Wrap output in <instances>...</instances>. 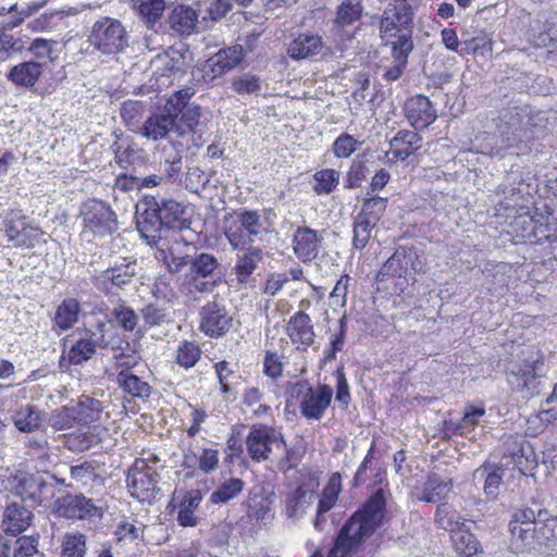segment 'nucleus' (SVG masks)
<instances>
[{
    "mask_svg": "<svg viewBox=\"0 0 557 557\" xmlns=\"http://www.w3.org/2000/svg\"><path fill=\"white\" fill-rule=\"evenodd\" d=\"M158 209L163 227H180L185 221V207L175 200H162Z\"/></svg>",
    "mask_w": 557,
    "mask_h": 557,
    "instance_id": "44",
    "label": "nucleus"
},
{
    "mask_svg": "<svg viewBox=\"0 0 557 557\" xmlns=\"http://www.w3.org/2000/svg\"><path fill=\"white\" fill-rule=\"evenodd\" d=\"M376 224L377 223L364 219L359 214L356 215L352 230V246L355 249L361 250L368 245L371 238V233L373 228L376 226Z\"/></svg>",
    "mask_w": 557,
    "mask_h": 557,
    "instance_id": "54",
    "label": "nucleus"
},
{
    "mask_svg": "<svg viewBox=\"0 0 557 557\" xmlns=\"http://www.w3.org/2000/svg\"><path fill=\"white\" fill-rule=\"evenodd\" d=\"M323 240L321 232L308 226H299L293 234V251L301 262H311L320 253Z\"/></svg>",
    "mask_w": 557,
    "mask_h": 557,
    "instance_id": "18",
    "label": "nucleus"
},
{
    "mask_svg": "<svg viewBox=\"0 0 557 557\" xmlns=\"http://www.w3.org/2000/svg\"><path fill=\"white\" fill-rule=\"evenodd\" d=\"M42 74V65L36 61H24L11 67L7 78L18 87L35 86Z\"/></svg>",
    "mask_w": 557,
    "mask_h": 557,
    "instance_id": "36",
    "label": "nucleus"
},
{
    "mask_svg": "<svg viewBox=\"0 0 557 557\" xmlns=\"http://www.w3.org/2000/svg\"><path fill=\"white\" fill-rule=\"evenodd\" d=\"M546 516H548L547 511L539 510L535 512V510L531 508L517 511L513 519L509 522V531L512 536L511 545L515 547V544L530 540L532 537L531 530L533 527Z\"/></svg>",
    "mask_w": 557,
    "mask_h": 557,
    "instance_id": "28",
    "label": "nucleus"
},
{
    "mask_svg": "<svg viewBox=\"0 0 557 557\" xmlns=\"http://www.w3.org/2000/svg\"><path fill=\"white\" fill-rule=\"evenodd\" d=\"M362 12L361 0H343L337 9L335 21L341 26H349L360 20Z\"/></svg>",
    "mask_w": 557,
    "mask_h": 557,
    "instance_id": "52",
    "label": "nucleus"
},
{
    "mask_svg": "<svg viewBox=\"0 0 557 557\" xmlns=\"http://www.w3.org/2000/svg\"><path fill=\"white\" fill-rule=\"evenodd\" d=\"M116 382L124 392L134 397H149L150 385L132 372H117Z\"/></svg>",
    "mask_w": 557,
    "mask_h": 557,
    "instance_id": "47",
    "label": "nucleus"
},
{
    "mask_svg": "<svg viewBox=\"0 0 557 557\" xmlns=\"http://www.w3.org/2000/svg\"><path fill=\"white\" fill-rule=\"evenodd\" d=\"M542 113H533L528 106H515L503 109L499 114L497 128L500 135L516 137L517 145L522 143L525 133L539 126Z\"/></svg>",
    "mask_w": 557,
    "mask_h": 557,
    "instance_id": "8",
    "label": "nucleus"
},
{
    "mask_svg": "<svg viewBox=\"0 0 557 557\" xmlns=\"http://www.w3.org/2000/svg\"><path fill=\"white\" fill-rule=\"evenodd\" d=\"M413 11L408 2L389 3L383 11L380 32L383 38H395L389 46H399L404 40L412 41Z\"/></svg>",
    "mask_w": 557,
    "mask_h": 557,
    "instance_id": "5",
    "label": "nucleus"
},
{
    "mask_svg": "<svg viewBox=\"0 0 557 557\" xmlns=\"http://www.w3.org/2000/svg\"><path fill=\"white\" fill-rule=\"evenodd\" d=\"M87 41L102 54H117L128 47V35L121 21L102 16L92 24Z\"/></svg>",
    "mask_w": 557,
    "mask_h": 557,
    "instance_id": "4",
    "label": "nucleus"
},
{
    "mask_svg": "<svg viewBox=\"0 0 557 557\" xmlns=\"http://www.w3.org/2000/svg\"><path fill=\"white\" fill-rule=\"evenodd\" d=\"M53 511L59 517L67 519H85L97 515L98 508L84 495L67 494L55 499Z\"/></svg>",
    "mask_w": 557,
    "mask_h": 557,
    "instance_id": "21",
    "label": "nucleus"
},
{
    "mask_svg": "<svg viewBox=\"0 0 557 557\" xmlns=\"http://www.w3.org/2000/svg\"><path fill=\"white\" fill-rule=\"evenodd\" d=\"M341 492V476L333 474L329 480L326 486L323 488L322 495L318 502L317 517L314 520V528L320 530V523L324 513L333 508L338 499Z\"/></svg>",
    "mask_w": 557,
    "mask_h": 557,
    "instance_id": "40",
    "label": "nucleus"
},
{
    "mask_svg": "<svg viewBox=\"0 0 557 557\" xmlns=\"http://www.w3.org/2000/svg\"><path fill=\"white\" fill-rule=\"evenodd\" d=\"M393 62L385 70L383 75L387 82H395L399 79L407 66L408 55L413 49V42L404 40L399 46H392Z\"/></svg>",
    "mask_w": 557,
    "mask_h": 557,
    "instance_id": "39",
    "label": "nucleus"
},
{
    "mask_svg": "<svg viewBox=\"0 0 557 557\" xmlns=\"http://www.w3.org/2000/svg\"><path fill=\"white\" fill-rule=\"evenodd\" d=\"M485 414L483 407L467 406L462 419L456 424L454 433L457 435H468Z\"/></svg>",
    "mask_w": 557,
    "mask_h": 557,
    "instance_id": "56",
    "label": "nucleus"
},
{
    "mask_svg": "<svg viewBox=\"0 0 557 557\" xmlns=\"http://www.w3.org/2000/svg\"><path fill=\"white\" fill-rule=\"evenodd\" d=\"M141 317L149 327L161 326L171 321L170 311L153 304H149L141 309Z\"/></svg>",
    "mask_w": 557,
    "mask_h": 557,
    "instance_id": "62",
    "label": "nucleus"
},
{
    "mask_svg": "<svg viewBox=\"0 0 557 557\" xmlns=\"http://www.w3.org/2000/svg\"><path fill=\"white\" fill-rule=\"evenodd\" d=\"M244 57L243 47L239 45L220 50L216 54L207 60L203 72L207 79H213L240 63Z\"/></svg>",
    "mask_w": 557,
    "mask_h": 557,
    "instance_id": "24",
    "label": "nucleus"
},
{
    "mask_svg": "<svg viewBox=\"0 0 557 557\" xmlns=\"http://www.w3.org/2000/svg\"><path fill=\"white\" fill-rule=\"evenodd\" d=\"M176 115V113H171L170 109L152 114L144 123L141 135L152 140L164 138L174 128Z\"/></svg>",
    "mask_w": 557,
    "mask_h": 557,
    "instance_id": "34",
    "label": "nucleus"
},
{
    "mask_svg": "<svg viewBox=\"0 0 557 557\" xmlns=\"http://www.w3.org/2000/svg\"><path fill=\"white\" fill-rule=\"evenodd\" d=\"M84 231L97 236L110 235L117 230V218L104 201L90 199L81 209Z\"/></svg>",
    "mask_w": 557,
    "mask_h": 557,
    "instance_id": "10",
    "label": "nucleus"
},
{
    "mask_svg": "<svg viewBox=\"0 0 557 557\" xmlns=\"http://www.w3.org/2000/svg\"><path fill=\"white\" fill-rule=\"evenodd\" d=\"M12 492L22 498L23 502H30L32 505L41 503V495L48 487L42 479L29 473H20L10 481Z\"/></svg>",
    "mask_w": 557,
    "mask_h": 557,
    "instance_id": "27",
    "label": "nucleus"
},
{
    "mask_svg": "<svg viewBox=\"0 0 557 557\" xmlns=\"http://www.w3.org/2000/svg\"><path fill=\"white\" fill-rule=\"evenodd\" d=\"M387 207V199L379 196L366 197L358 213L360 216L379 223Z\"/></svg>",
    "mask_w": 557,
    "mask_h": 557,
    "instance_id": "57",
    "label": "nucleus"
},
{
    "mask_svg": "<svg viewBox=\"0 0 557 557\" xmlns=\"http://www.w3.org/2000/svg\"><path fill=\"white\" fill-rule=\"evenodd\" d=\"M90 336L96 347L111 349L114 352L122 348L123 341L112 325L101 324L99 325V332H92Z\"/></svg>",
    "mask_w": 557,
    "mask_h": 557,
    "instance_id": "49",
    "label": "nucleus"
},
{
    "mask_svg": "<svg viewBox=\"0 0 557 557\" xmlns=\"http://www.w3.org/2000/svg\"><path fill=\"white\" fill-rule=\"evenodd\" d=\"M79 312L81 306L76 299H64L55 310L54 323L60 330L66 331L77 322Z\"/></svg>",
    "mask_w": 557,
    "mask_h": 557,
    "instance_id": "43",
    "label": "nucleus"
},
{
    "mask_svg": "<svg viewBox=\"0 0 557 557\" xmlns=\"http://www.w3.org/2000/svg\"><path fill=\"white\" fill-rule=\"evenodd\" d=\"M86 537L82 533H66L61 543V557H84Z\"/></svg>",
    "mask_w": 557,
    "mask_h": 557,
    "instance_id": "55",
    "label": "nucleus"
},
{
    "mask_svg": "<svg viewBox=\"0 0 557 557\" xmlns=\"http://www.w3.org/2000/svg\"><path fill=\"white\" fill-rule=\"evenodd\" d=\"M158 459H137L127 474V488L134 498L140 502H151L158 491Z\"/></svg>",
    "mask_w": 557,
    "mask_h": 557,
    "instance_id": "7",
    "label": "nucleus"
},
{
    "mask_svg": "<svg viewBox=\"0 0 557 557\" xmlns=\"http://www.w3.org/2000/svg\"><path fill=\"white\" fill-rule=\"evenodd\" d=\"M471 145V150L478 153L496 157L503 156L507 149L516 147L517 138L500 135L497 131V134L482 133L476 135Z\"/></svg>",
    "mask_w": 557,
    "mask_h": 557,
    "instance_id": "30",
    "label": "nucleus"
},
{
    "mask_svg": "<svg viewBox=\"0 0 557 557\" xmlns=\"http://www.w3.org/2000/svg\"><path fill=\"white\" fill-rule=\"evenodd\" d=\"M286 331L299 350H307L314 342L315 333L311 318L304 311H298L289 318Z\"/></svg>",
    "mask_w": 557,
    "mask_h": 557,
    "instance_id": "26",
    "label": "nucleus"
},
{
    "mask_svg": "<svg viewBox=\"0 0 557 557\" xmlns=\"http://www.w3.org/2000/svg\"><path fill=\"white\" fill-rule=\"evenodd\" d=\"M422 146V137L413 131L401 129L389 141V152L396 161H407Z\"/></svg>",
    "mask_w": 557,
    "mask_h": 557,
    "instance_id": "32",
    "label": "nucleus"
},
{
    "mask_svg": "<svg viewBox=\"0 0 557 557\" xmlns=\"http://www.w3.org/2000/svg\"><path fill=\"white\" fill-rule=\"evenodd\" d=\"M270 232L268 220L257 210L239 208L224 218V234L234 250L255 246Z\"/></svg>",
    "mask_w": 557,
    "mask_h": 557,
    "instance_id": "3",
    "label": "nucleus"
},
{
    "mask_svg": "<svg viewBox=\"0 0 557 557\" xmlns=\"http://www.w3.org/2000/svg\"><path fill=\"white\" fill-rule=\"evenodd\" d=\"M557 527V519L547 516L531 530L532 537L530 540L521 541L519 544H515L517 552H531L539 550L543 554H552L556 550L557 536L555 528Z\"/></svg>",
    "mask_w": 557,
    "mask_h": 557,
    "instance_id": "14",
    "label": "nucleus"
},
{
    "mask_svg": "<svg viewBox=\"0 0 557 557\" xmlns=\"http://www.w3.org/2000/svg\"><path fill=\"white\" fill-rule=\"evenodd\" d=\"M76 414L73 404L61 406L51 412L49 425L57 431L72 429L78 424Z\"/></svg>",
    "mask_w": 557,
    "mask_h": 557,
    "instance_id": "48",
    "label": "nucleus"
},
{
    "mask_svg": "<svg viewBox=\"0 0 557 557\" xmlns=\"http://www.w3.org/2000/svg\"><path fill=\"white\" fill-rule=\"evenodd\" d=\"M96 352V344L91 336L77 339L69 349L67 358L71 364H82L88 361Z\"/></svg>",
    "mask_w": 557,
    "mask_h": 557,
    "instance_id": "53",
    "label": "nucleus"
},
{
    "mask_svg": "<svg viewBox=\"0 0 557 557\" xmlns=\"http://www.w3.org/2000/svg\"><path fill=\"white\" fill-rule=\"evenodd\" d=\"M386 505L384 491L379 488L341 529L327 557H350L362 541L381 524Z\"/></svg>",
    "mask_w": 557,
    "mask_h": 557,
    "instance_id": "1",
    "label": "nucleus"
},
{
    "mask_svg": "<svg viewBox=\"0 0 557 557\" xmlns=\"http://www.w3.org/2000/svg\"><path fill=\"white\" fill-rule=\"evenodd\" d=\"M244 481L237 478H232L224 481L211 495L210 502L212 504H225L237 497L244 490Z\"/></svg>",
    "mask_w": 557,
    "mask_h": 557,
    "instance_id": "50",
    "label": "nucleus"
},
{
    "mask_svg": "<svg viewBox=\"0 0 557 557\" xmlns=\"http://www.w3.org/2000/svg\"><path fill=\"white\" fill-rule=\"evenodd\" d=\"M462 49L460 54H475V55H487L492 53V39L485 34H480L462 42Z\"/></svg>",
    "mask_w": 557,
    "mask_h": 557,
    "instance_id": "61",
    "label": "nucleus"
},
{
    "mask_svg": "<svg viewBox=\"0 0 557 557\" xmlns=\"http://www.w3.org/2000/svg\"><path fill=\"white\" fill-rule=\"evenodd\" d=\"M435 522L440 528L451 533L456 532L460 524L459 517H457L450 506L445 503L437 506Z\"/></svg>",
    "mask_w": 557,
    "mask_h": 557,
    "instance_id": "64",
    "label": "nucleus"
},
{
    "mask_svg": "<svg viewBox=\"0 0 557 557\" xmlns=\"http://www.w3.org/2000/svg\"><path fill=\"white\" fill-rule=\"evenodd\" d=\"M144 530L145 525L143 523L125 520L117 524L114 535L119 542L133 543L144 537Z\"/></svg>",
    "mask_w": 557,
    "mask_h": 557,
    "instance_id": "63",
    "label": "nucleus"
},
{
    "mask_svg": "<svg viewBox=\"0 0 557 557\" xmlns=\"http://www.w3.org/2000/svg\"><path fill=\"white\" fill-rule=\"evenodd\" d=\"M346 332H347V319L345 315H343L338 320V330L334 334H332V336L330 338V344L324 351L325 361L334 360L336 358V354L343 350L344 345H345Z\"/></svg>",
    "mask_w": 557,
    "mask_h": 557,
    "instance_id": "60",
    "label": "nucleus"
},
{
    "mask_svg": "<svg viewBox=\"0 0 557 557\" xmlns=\"http://www.w3.org/2000/svg\"><path fill=\"white\" fill-rule=\"evenodd\" d=\"M507 382L511 388L529 399L540 393L535 361L513 363L507 372Z\"/></svg>",
    "mask_w": 557,
    "mask_h": 557,
    "instance_id": "16",
    "label": "nucleus"
},
{
    "mask_svg": "<svg viewBox=\"0 0 557 557\" xmlns=\"http://www.w3.org/2000/svg\"><path fill=\"white\" fill-rule=\"evenodd\" d=\"M199 330L210 337L224 335L232 326V317L225 307L218 301L206 304L200 312Z\"/></svg>",
    "mask_w": 557,
    "mask_h": 557,
    "instance_id": "17",
    "label": "nucleus"
},
{
    "mask_svg": "<svg viewBox=\"0 0 557 557\" xmlns=\"http://www.w3.org/2000/svg\"><path fill=\"white\" fill-rule=\"evenodd\" d=\"M219 450L211 447L200 446L191 441L183 449L181 466L188 470L186 476L193 478L197 471L205 474L213 472L219 465Z\"/></svg>",
    "mask_w": 557,
    "mask_h": 557,
    "instance_id": "13",
    "label": "nucleus"
},
{
    "mask_svg": "<svg viewBox=\"0 0 557 557\" xmlns=\"http://www.w3.org/2000/svg\"><path fill=\"white\" fill-rule=\"evenodd\" d=\"M513 465L523 474L532 472L537 466V458L532 445L523 441L519 444L518 448L511 454Z\"/></svg>",
    "mask_w": 557,
    "mask_h": 557,
    "instance_id": "46",
    "label": "nucleus"
},
{
    "mask_svg": "<svg viewBox=\"0 0 557 557\" xmlns=\"http://www.w3.org/2000/svg\"><path fill=\"white\" fill-rule=\"evenodd\" d=\"M300 412L307 419L319 420L331 404L333 389L327 385L312 388L307 383L297 385Z\"/></svg>",
    "mask_w": 557,
    "mask_h": 557,
    "instance_id": "12",
    "label": "nucleus"
},
{
    "mask_svg": "<svg viewBox=\"0 0 557 557\" xmlns=\"http://www.w3.org/2000/svg\"><path fill=\"white\" fill-rule=\"evenodd\" d=\"M8 549L12 557H33L38 553V536H21L14 541H9Z\"/></svg>",
    "mask_w": 557,
    "mask_h": 557,
    "instance_id": "58",
    "label": "nucleus"
},
{
    "mask_svg": "<svg viewBox=\"0 0 557 557\" xmlns=\"http://www.w3.org/2000/svg\"><path fill=\"white\" fill-rule=\"evenodd\" d=\"M198 22L197 12L188 5L174 8L168 18L170 28L180 35H190Z\"/></svg>",
    "mask_w": 557,
    "mask_h": 557,
    "instance_id": "37",
    "label": "nucleus"
},
{
    "mask_svg": "<svg viewBox=\"0 0 557 557\" xmlns=\"http://www.w3.org/2000/svg\"><path fill=\"white\" fill-rule=\"evenodd\" d=\"M33 517V512L26 506L13 502L4 510V531L13 535L22 533L30 525Z\"/></svg>",
    "mask_w": 557,
    "mask_h": 557,
    "instance_id": "35",
    "label": "nucleus"
},
{
    "mask_svg": "<svg viewBox=\"0 0 557 557\" xmlns=\"http://www.w3.org/2000/svg\"><path fill=\"white\" fill-rule=\"evenodd\" d=\"M322 40L319 36L305 33L296 37L288 47V55L295 60L307 59L320 52Z\"/></svg>",
    "mask_w": 557,
    "mask_h": 557,
    "instance_id": "38",
    "label": "nucleus"
},
{
    "mask_svg": "<svg viewBox=\"0 0 557 557\" xmlns=\"http://www.w3.org/2000/svg\"><path fill=\"white\" fill-rule=\"evenodd\" d=\"M202 493L199 490H176L173 493L172 505L176 511L177 523L183 528L198 525L200 518L197 510L202 502Z\"/></svg>",
    "mask_w": 557,
    "mask_h": 557,
    "instance_id": "15",
    "label": "nucleus"
},
{
    "mask_svg": "<svg viewBox=\"0 0 557 557\" xmlns=\"http://www.w3.org/2000/svg\"><path fill=\"white\" fill-rule=\"evenodd\" d=\"M73 406L75 411H77L76 417L78 424L82 425H89L98 422L103 411L101 401L88 396L81 397L76 404H73Z\"/></svg>",
    "mask_w": 557,
    "mask_h": 557,
    "instance_id": "42",
    "label": "nucleus"
},
{
    "mask_svg": "<svg viewBox=\"0 0 557 557\" xmlns=\"http://www.w3.org/2000/svg\"><path fill=\"white\" fill-rule=\"evenodd\" d=\"M234 272L239 283H247L263 258V251L258 246H247L237 250Z\"/></svg>",
    "mask_w": 557,
    "mask_h": 557,
    "instance_id": "33",
    "label": "nucleus"
},
{
    "mask_svg": "<svg viewBox=\"0 0 557 557\" xmlns=\"http://www.w3.org/2000/svg\"><path fill=\"white\" fill-rule=\"evenodd\" d=\"M201 356V350L198 345L191 342H183L178 345L176 350V362L184 369L194 367Z\"/></svg>",
    "mask_w": 557,
    "mask_h": 557,
    "instance_id": "59",
    "label": "nucleus"
},
{
    "mask_svg": "<svg viewBox=\"0 0 557 557\" xmlns=\"http://www.w3.org/2000/svg\"><path fill=\"white\" fill-rule=\"evenodd\" d=\"M137 228L149 244H157L163 228L159 214L158 202L150 201L137 206Z\"/></svg>",
    "mask_w": 557,
    "mask_h": 557,
    "instance_id": "22",
    "label": "nucleus"
},
{
    "mask_svg": "<svg viewBox=\"0 0 557 557\" xmlns=\"http://www.w3.org/2000/svg\"><path fill=\"white\" fill-rule=\"evenodd\" d=\"M107 433L108 430L100 424L87 425L84 430L69 434L65 446L72 451L83 453L101 443Z\"/></svg>",
    "mask_w": 557,
    "mask_h": 557,
    "instance_id": "31",
    "label": "nucleus"
},
{
    "mask_svg": "<svg viewBox=\"0 0 557 557\" xmlns=\"http://www.w3.org/2000/svg\"><path fill=\"white\" fill-rule=\"evenodd\" d=\"M424 262L413 247L399 246L377 273L380 281L388 277H407L421 272Z\"/></svg>",
    "mask_w": 557,
    "mask_h": 557,
    "instance_id": "11",
    "label": "nucleus"
},
{
    "mask_svg": "<svg viewBox=\"0 0 557 557\" xmlns=\"http://www.w3.org/2000/svg\"><path fill=\"white\" fill-rule=\"evenodd\" d=\"M453 482L450 479L437 473L430 474L426 480L417 485L413 495L417 499L425 503H438L450 493Z\"/></svg>",
    "mask_w": 557,
    "mask_h": 557,
    "instance_id": "29",
    "label": "nucleus"
},
{
    "mask_svg": "<svg viewBox=\"0 0 557 557\" xmlns=\"http://www.w3.org/2000/svg\"><path fill=\"white\" fill-rule=\"evenodd\" d=\"M496 194L502 198L496 208V214L507 218L513 215V226L523 227L522 236L532 234L534 225L530 214L531 194L521 174L515 172L508 174L505 182L498 186Z\"/></svg>",
    "mask_w": 557,
    "mask_h": 557,
    "instance_id": "2",
    "label": "nucleus"
},
{
    "mask_svg": "<svg viewBox=\"0 0 557 557\" xmlns=\"http://www.w3.org/2000/svg\"><path fill=\"white\" fill-rule=\"evenodd\" d=\"M313 191L318 195H330L339 184V172L334 169H323L313 175Z\"/></svg>",
    "mask_w": 557,
    "mask_h": 557,
    "instance_id": "51",
    "label": "nucleus"
},
{
    "mask_svg": "<svg viewBox=\"0 0 557 557\" xmlns=\"http://www.w3.org/2000/svg\"><path fill=\"white\" fill-rule=\"evenodd\" d=\"M42 412L34 405L21 407L13 416L15 428L23 433L38 430L42 424Z\"/></svg>",
    "mask_w": 557,
    "mask_h": 557,
    "instance_id": "41",
    "label": "nucleus"
},
{
    "mask_svg": "<svg viewBox=\"0 0 557 557\" xmlns=\"http://www.w3.org/2000/svg\"><path fill=\"white\" fill-rule=\"evenodd\" d=\"M248 456L256 462L270 460L274 449L284 445L280 431L267 424H255L245 440Z\"/></svg>",
    "mask_w": 557,
    "mask_h": 557,
    "instance_id": "9",
    "label": "nucleus"
},
{
    "mask_svg": "<svg viewBox=\"0 0 557 557\" xmlns=\"http://www.w3.org/2000/svg\"><path fill=\"white\" fill-rule=\"evenodd\" d=\"M318 483L310 480L288 492L284 497V512L289 519H300L312 505Z\"/></svg>",
    "mask_w": 557,
    "mask_h": 557,
    "instance_id": "19",
    "label": "nucleus"
},
{
    "mask_svg": "<svg viewBox=\"0 0 557 557\" xmlns=\"http://www.w3.org/2000/svg\"><path fill=\"white\" fill-rule=\"evenodd\" d=\"M219 267L218 259L207 252H201L191 258L187 272L178 277L180 289L186 295L195 293L212 292L214 283L208 281Z\"/></svg>",
    "mask_w": 557,
    "mask_h": 557,
    "instance_id": "6",
    "label": "nucleus"
},
{
    "mask_svg": "<svg viewBox=\"0 0 557 557\" xmlns=\"http://www.w3.org/2000/svg\"><path fill=\"white\" fill-rule=\"evenodd\" d=\"M244 57L243 47L239 45L220 50L216 54L207 60L203 72L207 79H213L240 63Z\"/></svg>",
    "mask_w": 557,
    "mask_h": 557,
    "instance_id": "25",
    "label": "nucleus"
},
{
    "mask_svg": "<svg viewBox=\"0 0 557 557\" xmlns=\"http://www.w3.org/2000/svg\"><path fill=\"white\" fill-rule=\"evenodd\" d=\"M405 116L416 131H422L437 119V111L431 100L423 95L408 98L404 104Z\"/></svg>",
    "mask_w": 557,
    "mask_h": 557,
    "instance_id": "20",
    "label": "nucleus"
},
{
    "mask_svg": "<svg viewBox=\"0 0 557 557\" xmlns=\"http://www.w3.org/2000/svg\"><path fill=\"white\" fill-rule=\"evenodd\" d=\"M137 269L138 265L136 261L123 259L122 262L115 263L113 267L101 272L96 277V284L99 288L108 292L110 290L109 284H111V286L122 288L133 281V277L137 273Z\"/></svg>",
    "mask_w": 557,
    "mask_h": 557,
    "instance_id": "23",
    "label": "nucleus"
},
{
    "mask_svg": "<svg viewBox=\"0 0 557 557\" xmlns=\"http://www.w3.org/2000/svg\"><path fill=\"white\" fill-rule=\"evenodd\" d=\"M140 18L149 26L153 27L163 15L165 9L164 0H133Z\"/></svg>",
    "mask_w": 557,
    "mask_h": 557,
    "instance_id": "45",
    "label": "nucleus"
}]
</instances>
